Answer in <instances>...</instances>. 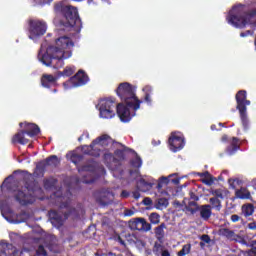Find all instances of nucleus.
Returning <instances> with one entry per match:
<instances>
[{
	"label": "nucleus",
	"instance_id": "obj_8",
	"mask_svg": "<svg viewBox=\"0 0 256 256\" xmlns=\"http://www.w3.org/2000/svg\"><path fill=\"white\" fill-rule=\"evenodd\" d=\"M30 39H35V37H41L45 35L47 31V24L41 20H30Z\"/></svg>",
	"mask_w": 256,
	"mask_h": 256
},
{
	"label": "nucleus",
	"instance_id": "obj_56",
	"mask_svg": "<svg viewBox=\"0 0 256 256\" xmlns=\"http://www.w3.org/2000/svg\"><path fill=\"white\" fill-rule=\"evenodd\" d=\"M47 249H50V251H53V248H51V246H47Z\"/></svg>",
	"mask_w": 256,
	"mask_h": 256
},
{
	"label": "nucleus",
	"instance_id": "obj_49",
	"mask_svg": "<svg viewBox=\"0 0 256 256\" xmlns=\"http://www.w3.org/2000/svg\"><path fill=\"white\" fill-rule=\"evenodd\" d=\"M93 181H95L93 178H90V179L85 178L83 180V183H93Z\"/></svg>",
	"mask_w": 256,
	"mask_h": 256
},
{
	"label": "nucleus",
	"instance_id": "obj_47",
	"mask_svg": "<svg viewBox=\"0 0 256 256\" xmlns=\"http://www.w3.org/2000/svg\"><path fill=\"white\" fill-rule=\"evenodd\" d=\"M161 256H171V253L169 252V250L162 249Z\"/></svg>",
	"mask_w": 256,
	"mask_h": 256
},
{
	"label": "nucleus",
	"instance_id": "obj_61",
	"mask_svg": "<svg viewBox=\"0 0 256 256\" xmlns=\"http://www.w3.org/2000/svg\"><path fill=\"white\" fill-rule=\"evenodd\" d=\"M175 183H179V181H178V180H176V181H175Z\"/></svg>",
	"mask_w": 256,
	"mask_h": 256
},
{
	"label": "nucleus",
	"instance_id": "obj_13",
	"mask_svg": "<svg viewBox=\"0 0 256 256\" xmlns=\"http://www.w3.org/2000/svg\"><path fill=\"white\" fill-rule=\"evenodd\" d=\"M219 235H222L223 237H227V239H230L231 241H237L238 243H245V241L241 236L235 234V232H233V230H230L229 228H221L219 230Z\"/></svg>",
	"mask_w": 256,
	"mask_h": 256
},
{
	"label": "nucleus",
	"instance_id": "obj_60",
	"mask_svg": "<svg viewBox=\"0 0 256 256\" xmlns=\"http://www.w3.org/2000/svg\"><path fill=\"white\" fill-rule=\"evenodd\" d=\"M59 201H62V199H61V198H58V202H59Z\"/></svg>",
	"mask_w": 256,
	"mask_h": 256
},
{
	"label": "nucleus",
	"instance_id": "obj_59",
	"mask_svg": "<svg viewBox=\"0 0 256 256\" xmlns=\"http://www.w3.org/2000/svg\"><path fill=\"white\" fill-rule=\"evenodd\" d=\"M25 191H29V188H25Z\"/></svg>",
	"mask_w": 256,
	"mask_h": 256
},
{
	"label": "nucleus",
	"instance_id": "obj_26",
	"mask_svg": "<svg viewBox=\"0 0 256 256\" xmlns=\"http://www.w3.org/2000/svg\"><path fill=\"white\" fill-rule=\"evenodd\" d=\"M168 206L169 200L167 198H159L155 204L156 209H167Z\"/></svg>",
	"mask_w": 256,
	"mask_h": 256
},
{
	"label": "nucleus",
	"instance_id": "obj_34",
	"mask_svg": "<svg viewBox=\"0 0 256 256\" xmlns=\"http://www.w3.org/2000/svg\"><path fill=\"white\" fill-rule=\"evenodd\" d=\"M47 163L48 165H54V167H57V165H59V159L57 156H51L47 159Z\"/></svg>",
	"mask_w": 256,
	"mask_h": 256
},
{
	"label": "nucleus",
	"instance_id": "obj_37",
	"mask_svg": "<svg viewBox=\"0 0 256 256\" xmlns=\"http://www.w3.org/2000/svg\"><path fill=\"white\" fill-rule=\"evenodd\" d=\"M37 254L43 256L47 255V249H45V246L40 245L37 249Z\"/></svg>",
	"mask_w": 256,
	"mask_h": 256
},
{
	"label": "nucleus",
	"instance_id": "obj_54",
	"mask_svg": "<svg viewBox=\"0 0 256 256\" xmlns=\"http://www.w3.org/2000/svg\"><path fill=\"white\" fill-rule=\"evenodd\" d=\"M89 153L90 155H99V153H94L93 151H90Z\"/></svg>",
	"mask_w": 256,
	"mask_h": 256
},
{
	"label": "nucleus",
	"instance_id": "obj_55",
	"mask_svg": "<svg viewBox=\"0 0 256 256\" xmlns=\"http://www.w3.org/2000/svg\"><path fill=\"white\" fill-rule=\"evenodd\" d=\"M222 141H227V136L224 135V136L222 137Z\"/></svg>",
	"mask_w": 256,
	"mask_h": 256
},
{
	"label": "nucleus",
	"instance_id": "obj_58",
	"mask_svg": "<svg viewBox=\"0 0 256 256\" xmlns=\"http://www.w3.org/2000/svg\"><path fill=\"white\" fill-rule=\"evenodd\" d=\"M234 183H239V180H234Z\"/></svg>",
	"mask_w": 256,
	"mask_h": 256
},
{
	"label": "nucleus",
	"instance_id": "obj_32",
	"mask_svg": "<svg viewBox=\"0 0 256 256\" xmlns=\"http://www.w3.org/2000/svg\"><path fill=\"white\" fill-rule=\"evenodd\" d=\"M211 195H214L216 199H223V190L221 189H211Z\"/></svg>",
	"mask_w": 256,
	"mask_h": 256
},
{
	"label": "nucleus",
	"instance_id": "obj_25",
	"mask_svg": "<svg viewBox=\"0 0 256 256\" xmlns=\"http://www.w3.org/2000/svg\"><path fill=\"white\" fill-rule=\"evenodd\" d=\"M254 211H255V207H253L252 204H247L242 206V213L245 217H251Z\"/></svg>",
	"mask_w": 256,
	"mask_h": 256
},
{
	"label": "nucleus",
	"instance_id": "obj_19",
	"mask_svg": "<svg viewBox=\"0 0 256 256\" xmlns=\"http://www.w3.org/2000/svg\"><path fill=\"white\" fill-rule=\"evenodd\" d=\"M198 211H200V216L204 221H208L211 217V205L209 204L200 206Z\"/></svg>",
	"mask_w": 256,
	"mask_h": 256
},
{
	"label": "nucleus",
	"instance_id": "obj_51",
	"mask_svg": "<svg viewBox=\"0 0 256 256\" xmlns=\"http://www.w3.org/2000/svg\"><path fill=\"white\" fill-rule=\"evenodd\" d=\"M191 199H193V201H199V197L193 193L191 194Z\"/></svg>",
	"mask_w": 256,
	"mask_h": 256
},
{
	"label": "nucleus",
	"instance_id": "obj_52",
	"mask_svg": "<svg viewBox=\"0 0 256 256\" xmlns=\"http://www.w3.org/2000/svg\"><path fill=\"white\" fill-rule=\"evenodd\" d=\"M136 167H141V160H136Z\"/></svg>",
	"mask_w": 256,
	"mask_h": 256
},
{
	"label": "nucleus",
	"instance_id": "obj_27",
	"mask_svg": "<svg viewBox=\"0 0 256 256\" xmlns=\"http://www.w3.org/2000/svg\"><path fill=\"white\" fill-rule=\"evenodd\" d=\"M165 224H161L160 226L156 227L154 230V233L157 237V239H163L164 235H165Z\"/></svg>",
	"mask_w": 256,
	"mask_h": 256
},
{
	"label": "nucleus",
	"instance_id": "obj_41",
	"mask_svg": "<svg viewBox=\"0 0 256 256\" xmlns=\"http://www.w3.org/2000/svg\"><path fill=\"white\" fill-rule=\"evenodd\" d=\"M248 229H251L252 231H255L256 229V222H251L247 225Z\"/></svg>",
	"mask_w": 256,
	"mask_h": 256
},
{
	"label": "nucleus",
	"instance_id": "obj_20",
	"mask_svg": "<svg viewBox=\"0 0 256 256\" xmlns=\"http://www.w3.org/2000/svg\"><path fill=\"white\" fill-rule=\"evenodd\" d=\"M25 133H27L26 131H21L18 132L13 138L12 141L13 143H20V145H27V143H29V139H27L25 137Z\"/></svg>",
	"mask_w": 256,
	"mask_h": 256
},
{
	"label": "nucleus",
	"instance_id": "obj_5",
	"mask_svg": "<svg viewBox=\"0 0 256 256\" xmlns=\"http://www.w3.org/2000/svg\"><path fill=\"white\" fill-rule=\"evenodd\" d=\"M100 117L103 119H111L115 117V109L117 104L112 99H101L99 102Z\"/></svg>",
	"mask_w": 256,
	"mask_h": 256
},
{
	"label": "nucleus",
	"instance_id": "obj_24",
	"mask_svg": "<svg viewBox=\"0 0 256 256\" xmlns=\"http://www.w3.org/2000/svg\"><path fill=\"white\" fill-rule=\"evenodd\" d=\"M235 195L238 199H249V197H251V193H249V190H247V188H241L236 190Z\"/></svg>",
	"mask_w": 256,
	"mask_h": 256
},
{
	"label": "nucleus",
	"instance_id": "obj_46",
	"mask_svg": "<svg viewBox=\"0 0 256 256\" xmlns=\"http://www.w3.org/2000/svg\"><path fill=\"white\" fill-rule=\"evenodd\" d=\"M143 203H144V205H151V203H153V201L151 200V198H144Z\"/></svg>",
	"mask_w": 256,
	"mask_h": 256
},
{
	"label": "nucleus",
	"instance_id": "obj_9",
	"mask_svg": "<svg viewBox=\"0 0 256 256\" xmlns=\"http://www.w3.org/2000/svg\"><path fill=\"white\" fill-rule=\"evenodd\" d=\"M169 145L171 151H179V149H183V145L185 142L183 140V135L179 132H174L171 134L169 138Z\"/></svg>",
	"mask_w": 256,
	"mask_h": 256
},
{
	"label": "nucleus",
	"instance_id": "obj_11",
	"mask_svg": "<svg viewBox=\"0 0 256 256\" xmlns=\"http://www.w3.org/2000/svg\"><path fill=\"white\" fill-rule=\"evenodd\" d=\"M110 142L111 137H109V135L107 134H104L98 137L96 140H94L90 147H88V149H91V151H93V149H99V147H107V145H109Z\"/></svg>",
	"mask_w": 256,
	"mask_h": 256
},
{
	"label": "nucleus",
	"instance_id": "obj_36",
	"mask_svg": "<svg viewBox=\"0 0 256 256\" xmlns=\"http://www.w3.org/2000/svg\"><path fill=\"white\" fill-rule=\"evenodd\" d=\"M246 253L248 256H256V240L252 243V248Z\"/></svg>",
	"mask_w": 256,
	"mask_h": 256
},
{
	"label": "nucleus",
	"instance_id": "obj_18",
	"mask_svg": "<svg viewBox=\"0 0 256 256\" xmlns=\"http://www.w3.org/2000/svg\"><path fill=\"white\" fill-rule=\"evenodd\" d=\"M137 187L139 191H142L143 193H147V191H151L153 184L145 181L142 177L138 178Z\"/></svg>",
	"mask_w": 256,
	"mask_h": 256
},
{
	"label": "nucleus",
	"instance_id": "obj_44",
	"mask_svg": "<svg viewBox=\"0 0 256 256\" xmlns=\"http://www.w3.org/2000/svg\"><path fill=\"white\" fill-rule=\"evenodd\" d=\"M135 212H133V210H125L124 211V215H126L127 217H131V215H134Z\"/></svg>",
	"mask_w": 256,
	"mask_h": 256
},
{
	"label": "nucleus",
	"instance_id": "obj_22",
	"mask_svg": "<svg viewBox=\"0 0 256 256\" xmlns=\"http://www.w3.org/2000/svg\"><path fill=\"white\" fill-rule=\"evenodd\" d=\"M184 209L190 215H195V212L199 211V205L195 201H190L188 204H185Z\"/></svg>",
	"mask_w": 256,
	"mask_h": 256
},
{
	"label": "nucleus",
	"instance_id": "obj_12",
	"mask_svg": "<svg viewBox=\"0 0 256 256\" xmlns=\"http://www.w3.org/2000/svg\"><path fill=\"white\" fill-rule=\"evenodd\" d=\"M68 83L73 87H79V85H85V83H87V75L85 74V72L80 70L77 72L75 76L70 78Z\"/></svg>",
	"mask_w": 256,
	"mask_h": 256
},
{
	"label": "nucleus",
	"instance_id": "obj_48",
	"mask_svg": "<svg viewBox=\"0 0 256 256\" xmlns=\"http://www.w3.org/2000/svg\"><path fill=\"white\" fill-rule=\"evenodd\" d=\"M133 197L134 199H139V197H141V194L139 193V191H135L133 192Z\"/></svg>",
	"mask_w": 256,
	"mask_h": 256
},
{
	"label": "nucleus",
	"instance_id": "obj_33",
	"mask_svg": "<svg viewBox=\"0 0 256 256\" xmlns=\"http://www.w3.org/2000/svg\"><path fill=\"white\" fill-rule=\"evenodd\" d=\"M237 147V138H233L232 145L227 149V151L232 155L234 151H237Z\"/></svg>",
	"mask_w": 256,
	"mask_h": 256
},
{
	"label": "nucleus",
	"instance_id": "obj_14",
	"mask_svg": "<svg viewBox=\"0 0 256 256\" xmlns=\"http://www.w3.org/2000/svg\"><path fill=\"white\" fill-rule=\"evenodd\" d=\"M20 127L24 129L29 137H35V135H39L40 133L39 126L34 123L21 122Z\"/></svg>",
	"mask_w": 256,
	"mask_h": 256
},
{
	"label": "nucleus",
	"instance_id": "obj_38",
	"mask_svg": "<svg viewBox=\"0 0 256 256\" xmlns=\"http://www.w3.org/2000/svg\"><path fill=\"white\" fill-rule=\"evenodd\" d=\"M174 207L178 211H185V206L183 207V204H181L179 201H174Z\"/></svg>",
	"mask_w": 256,
	"mask_h": 256
},
{
	"label": "nucleus",
	"instance_id": "obj_35",
	"mask_svg": "<svg viewBox=\"0 0 256 256\" xmlns=\"http://www.w3.org/2000/svg\"><path fill=\"white\" fill-rule=\"evenodd\" d=\"M75 73V69L72 67H66L64 71L61 73V75H65L66 77H71V75Z\"/></svg>",
	"mask_w": 256,
	"mask_h": 256
},
{
	"label": "nucleus",
	"instance_id": "obj_45",
	"mask_svg": "<svg viewBox=\"0 0 256 256\" xmlns=\"http://www.w3.org/2000/svg\"><path fill=\"white\" fill-rule=\"evenodd\" d=\"M35 1L39 5H45V4L49 3L51 0H35Z\"/></svg>",
	"mask_w": 256,
	"mask_h": 256
},
{
	"label": "nucleus",
	"instance_id": "obj_39",
	"mask_svg": "<svg viewBox=\"0 0 256 256\" xmlns=\"http://www.w3.org/2000/svg\"><path fill=\"white\" fill-rule=\"evenodd\" d=\"M163 183H169V178L167 177H161L160 178V182L158 184V187H161L163 185Z\"/></svg>",
	"mask_w": 256,
	"mask_h": 256
},
{
	"label": "nucleus",
	"instance_id": "obj_57",
	"mask_svg": "<svg viewBox=\"0 0 256 256\" xmlns=\"http://www.w3.org/2000/svg\"><path fill=\"white\" fill-rule=\"evenodd\" d=\"M240 35H241V37H245V33H241Z\"/></svg>",
	"mask_w": 256,
	"mask_h": 256
},
{
	"label": "nucleus",
	"instance_id": "obj_63",
	"mask_svg": "<svg viewBox=\"0 0 256 256\" xmlns=\"http://www.w3.org/2000/svg\"><path fill=\"white\" fill-rule=\"evenodd\" d=\"M183 203H184V205H185V200H183Z\"/></svg>",
	"mask_w": 256,
	"mask_h": 256
},
{
	"label": "nucleus",
	"instance_id": "obj_43",
	"mask_svg": "<svg viewBox=\"0 0 256 256\" xmlns=\"http://www.w3.org/2000/svg\"><path fill=\"white\" fill-rule=\"evenodd\" d=\"M201 239L204 243H209L211 241V238H209L208 235H202Z\"/></svg>",
	"mask_w": 256,
	"mask_h": 256
},
{
	"label": "nucleus",
	"instance_id": "obj_1",
	"mask_svg": "<svg viewBox=\"0 0 256 256\" xmlns=\"http://www.w3.org/2000/svg\"><path fill=\"white\" fill-rule=\"evenodd\" d=\"M73 47V41L67 36H61L55 41V46H50L46 50L40 61L47 67L53 65V61H63V59H69L71 57V48Z\"/></svg>",
	"mask_w": 256,
	"mask_h": 256
},
{
	"label": "nucleus",
	"instance_id": "obj_17",
	"mask_svg": "<svg viewBox=\"0 0 256 256\" xmlns=\"http://www.w3.org/2000/svg\"><path fill=\"white\" fill-rule=\"evenodd\" d=\"M15 198L17 201H19V203H21V205H27V203H33V198H31V195H27L23 191H18L15 194Z\"/></svg>",
	"mask_w": 256,
	"mask_h": 256
},
{
	"label": "nucleus",
	"instance_id": "obj_64",
	"mask_svg": "<svg viewBox=\"0 0 256 256\" xmlns=\"http://www.w3.org/2000/svg\"><path fill=\"white\" fill-rule=\"evenodd\" d=\"M91 176H92V174L89 175V177H91Z\"/></svg>",
	"mask_w": 256,
	"mask_h": 256
},
{
	"label": "nucleus",
	"instance_id": "obj_16",
	"mask_svg": "<svg viewBox=\"0 0 256 256\" xmlns=\"http://www.w3.org/2000/svg\"><path fill=\"white\" fill-rule=\"evenodd\" d=\"M116 111H117V114L120 117L121 121H129V117L131 115V113L129 112V108H127L123 104H119L116 107Z\"/></svg>",
	"mask_w": 256,
	"mask_h": 256
},
{
	"label": "nucleus",
	"instance_id": "obj_10",
	"mask_svg": "<svg viewBox=\"0 0 256 256\" xmlns=\"http://www.w3.org/2000/svg\"><path fill=\"white\" fill-rule=\"evenodd\" d=\"M131 229L136 231H151V225L144 218H136L130 222Z\"/></svg>",
	"mask_w": 256,
	"mask_h": 256
},
{
	"label": "nucleus",
	"instance_id": "obj_53",
	"mask_svg": "<svg viewBox=\"0 0 256 256\" xmlns=\"http://www.w3.org/2000/svg\"><path fill=\"white\" fill-rule=\"evenodd\" d=\"M83 171H91V168L85 166V167L83 168Z\"/></svg>",
	"mask_w": 256,
	"mask_h": 256
},
{
	"label": "nucleus",
	"instance_id": "obj_2",
	"mask_svg": "<svg viewBox=\"0 0 256 256\" xmlns=\"http://www.w3.org/2000/svg\"><path fill=\"white\" fill-rule=\"evenodd\" d=\"M54 10L56 13H62L63 19L59 20L55 18L54 23L63 29L64 31H71L72 27L79 21V14L77 13V8L67 5L64 2L55 4Z\"/></svg>",
	"mask_w": 256,
	"mask_h": 256
},
{
	"label": "nucleus",
	"instance_id": "obj_15",
	"mask_svg": "<svg viewBox=\"0 0 256 256\" xmlns=\"http://www.w3.org/2000/svg\"><path fill=\"white\" fill-rule=\"evenodd\" d=\"M113 199H115V196L113 193L109 190L100 192L99 197L97 198L98 203L101 205H109V203H113Z\"/></svg>",
	"mask_w": 256,
	"mask_h": 256
},
{
	"label": "nucleus",
	"instance_id": "obj_4",
	"mask_svg": "<svg viewBox=\"0 0 256 256\" xmlns=\"http://www.w3.org/2000/svg\"><path fill=\"white\" fill-rule=\"evenodd\" d=\"M237 109L240 113V117L243 125H247V106L251 105V102L247 100V92L245 90H240L236 94Z\"/></svg>",
	"mask_w": 256,
	"mask_h": 256
},
{
	"label": "nucleus",
	"instance_id": "obj_28",
	"mask_svg": "<svg viewBox=\"0 0 256 256\" xmlns=\"http://www.w3.org/2000/svg\"><path fill=\"white\" fill-rule=\"evenodd\" d=\"M210 203L216 211H221V200L219 198L212 197L210 198Z\"/></svg>",
	"mask_w": 256,
	"mask_h": 256
},
{
	"label": "nucleus",
	"instance_id": "obj_62",
	"mask_svg": "<svg viewBox=\"0 0 256 256\" xmlns=\"http://www.w3.org/2000/svg\"><path fill=\"white\" fill-rule=\"evenodd\" d=\"M200 245H202V246H203V242H201V243H200Z\"/></svg>",
	"mask_w": 256,
	"mask_h": 256
},
{
	"label": "nucleus",
	"instance_id": "obj_7",
	"mask_svg": "<svg viewBox=\"0 0 256 256\" xmlns=\"http://www.w3.org/2000/svg\"><path fill=\"white\" fill-rule=\"evenodd\" d=\"M50 217H52V223H56L58 227H61L65 219H68V217H79V210L68 207L63 216L56 211H52L50 212Z\"/></svg>",
	"mask_w": 256,
	"mask_h": 256
},
{
	"label": "nucleus",
	"instance_id": "obj_50",
	"mask_svg": "<svg viewBox=\"0 0 256 256\" xmlns=\"http://www.w3.org/2000/svg\"><path fill=\"white\" fill-rule=\"evenodd\" d=\"M121 197L123 198L129 197V193L127 191H122Z\"/></svg>",
	"mask_w": 256,
	"mask_h": 256
},
{
	"label": "nucleus",
	"instance_id": "obj_6",
	"mask_svg": "<svg viewBox=\"0 0 256 256\" xmlns=\"http://www.w3.org/2000/svg\"><path fill=\"white\" fill-rule=\"evenodd\" d=\"M230 22L235 27H245V25H249L256 23V12L244 13L242 15L232 16Z\"/></svg>",
	"mask_w": 256,
	"mask_h": 256
},
{
	"label": "nucleus",
	"instance_id": "obj_23",
	"mask_svg": "<svg viewBox=\"0 0 256 256\" xmlns=\"http://www.w3.org/2000/svg\"><path fill=\"white\" fill-rule=\"evenodd\" d=\"M57 78L51 74H44L41 79L43 87H49L50 83H55Z\"/></svg>",
	"mask_w": 256,
	"mask_h": 256
},
{
	"label": "nucleus",
	"instance_id": "obj_21",
	"mask_svg": "<svg viewBox=\"0 0 256 256\" xmlns=\"http://www.w3.org/2000/svg\"><path fill=\"white\" fill-rule=\"evenodd\" d=\"M199 175L202 179V183L205 185L211 186L215 183L216 179L209 172L200 173Z\"/></svg>",
	"mask_w": 256,
	"mask_h": 256
},
{
	"label": "nucleus",
	"instance_id": "obj_42",
	"mask_svg": "<svg viewBox=\"0 0 256 256\" xmlns=\"http://www.w3.org/2000/svg\"><path fill=\"white\" fill-rule=\"evenodd\" d=\"M240 217L237 214H234L231 216V221H233V223H237V221H239Z\"/></svg>",
	"mask_w": 256,
	"mask_h": 256
},
{
	"label": "nucleus",
	"instance_id": "obj_31",
	"mask_svg": "<svg viewBox=\"0 0 256 256\" xmlns=\"http://www.w3.org/2000/svg\"><path fill=\"white\" fill-rule=\"evenodd\" d=\"M149 221L153 225H158V223L161 221V216H159V214H157V213H152L149 216Z\"/></svg>",
	"mask_w": 256,
	"mask_h": 256
},
{
	"label": "nucleus",
	"instance_id": "obj_40",
	"mask_svg": "<svg viewBox=\"0 0 256 256\" xmlns=\"http://www.w3.org/2000/svg\"><path fill=\"white\" fill-rule=\"evenodd\" d=\"M163 250V246H161L160 244H155L154 245V253H159V251Z\"/></svg>",
	"mask_w": 256,
	"mask_h": 256
},
{
	"label": "nucleus",
	"instance_id": "obj_3",
	"mask_svg": "<svg viewBox=\"0 0 256 256\" xmlns=\"http://www.w3.org/2000/svg\"><path fill=\"white\" fill-rule=\"evenodd\" d=\"M116 93L119 95V97H121V99H124L128 107H131L135 111L139 109L141 101L137 98V96H135V90L131 84L128 82L119 84Z\"/></svg>",
	"mask_w": 256,
	"mask_h": 256
},
{
	"label": "nucleus",
	"instance_id": "obj_30",
	"mask_svg": "<svg viewBox=\"0 0 256 256\" xmlns=\"http://www.w3.org/2000/svg\"><path fill=\"white\" fill-rule=\"evenodd\" d=\"M143 91L145 93V101H147V103H151V92L153 91V89L151 88V86H145L143 88Z\"/></svg>",
	"mask_w": 256,
	"mask_h": 256
},
{
	"label": "nucleus",
	"instance_id": "obj_29",
	"mask_svg": "<svg viewBox=\"0 0 256 256\" xmlns=\"http://www.w3.org/2000/svg\"><path fill=\"white\" fill-rule=\"evenodd\" d=\"M191 253V244H186L182 247V249L178 252V256H185Z\"/></svg>",
	"mask_w": 256,
	"mask_h": 256
}]
</instances>
